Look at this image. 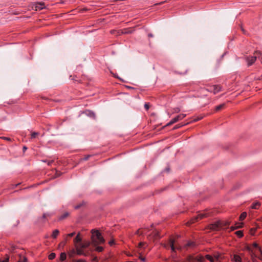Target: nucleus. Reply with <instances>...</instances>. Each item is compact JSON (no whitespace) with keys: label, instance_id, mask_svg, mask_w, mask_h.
<instances>
[{"label":"nucleus","instance_id":"1","mask_svg":"<svg viewBox=\"0 0 262 262\" xmlns=\"http://www.w3.org/2000/svg\"><path fill=\"white\" fill-rule=\"evenodd\" d=\"M91 233L92 244L93 246H97L104 243L105 240L99 231L92 230Z\"/></svg>","mask_w":262,"mask_h":262},{"label":"nucleus","instance_id":"2","mask_svg":"<svg viewBox=\"0 0 262 262\" xmlns=\"http://www.w3.org/2000/svg\"><path fill=\"white\" fill-rule=\"evenodd\" d=\"M230 225V222L226 221H218L209 225V229L213 231L220 229H226Z\"/></svg>","mask_w":262,"mask_h":262},{"label":"nucleus","instance_id":"3","mask_svg":"<svg viewBox=\"0 0 262 262\" xmlns=\"http://www.w3.org/2000/svg\"><path fill=\"white\" fill-rule=\"evenodd\" d=\"M91 245V242L89 241H86L83 243L81 242L78 244H76L75 246L76 248V253L78 255H84L86 256V254L83 251V249L89 247Z\"/></svg>","mask_w":262,"mask_h":262},{"label":"nucleus","instance_id":"4","mask_svg":"<svg viewBox=\"0 0 262 262\" xmlns=\"http://www.w3.org/2000/svg\"><path fill=\"white\" fill-rule=\"evenodd\" d=\"M209 216V213L208 212H202L197 214L196 216L192 218L190 222L187 223V224L190 225L192 223H194L198 222L199 220H202L204 217H206Z\"/></svg>","mask_w":262,"mask_h":262},{"label":"nucleus","instance_id":"5","mask_svg":"<svg viewBox=\"0 0 262 262\" xmlns=\"http://www.w3.org/2000/svg\"><path fill=\"white\" fill-rule=\"evenodd\" d=\"M148 238L150 240L152 239L154 241L156 240L157 239L160 238L161 236L159 235V231L157 230H155L152 231V233L148 235Z\"/></svg>","mask_w":262,"mask_h":262},{"label":"nucleus","instance_id":"6","mask_svg":"<svg viewBox=\"0 0 262 262\" xmlns=\"http://www.w3.org/2000/svg\"><path fill=\"white\" fill-rule=\"evenodd\" d=\"M254 56H252L247 58V61L248 62V66H251L253 64L257 58V55L254 54Z\"/></svg>","mask_w":262,"mask_h":262},{"label":"nucleus","instance_id":"7","mask_svg":"<svg viewBox=\"0 0 262 262\" xmlns=\"http://www.w3.org/2000/svg\"><path fill=\"white\" fill-rule=\"evenodd\" d=\"M174 242H174V239H173L172 238L169 239V246H170V247H171V250L173 252H175L176 249H177L178 250L181 249V247L180 246H178V245L175 246L174 245Z\"/></svg>","mask_w":262,"mask_h":262},{"label":"nucleus","instance_id":"8","mask_svg":"<svg viewBox=\"0 0 262 262\" xmlns=\"http://www.w3.org/2000/svg\"><path fill=\"white\" fill-rule=\"evenodd\" d=\"M205 258L202 256H198L195 257H190L189 262H193L198 261L199 262H204Z\"/></svg>","mask_w":262,"mask_h":262},{"label":"nucleus","instance_id":"9","mask_svg":"<svg viewBox=\"0 0 262 262\" xmlns=\"http://www.w3.org/2000/svg\"><path fill=\"white\" fill-rule=\"evenodd\" d=\"M231 260L232 262H242V258L237 254H233L231 256Z\"/></svg>","mask_w":262,"mask_h":262},{"label":"nucleus","instance_id":"10","mask_svg":"<svg viewBox=\"0 0 262 262\" xmlns=\"http://www.w3.org/2000/svg\"><path fill=\"white\" fill-rule=\"evenodd\" d=\"M186 115L185 114H181L172 119V123H176L179 120L183 119L186 117Z\"/></svg>","mask_w":262,"mask_h":262},{"label":"nucleus","instance_id":"11","mask_svg":"<svg viewBox=\"0 0 262 262\" xmlns=\"http://www.w3.org/2000/svg\"><path fill=\"white\" fill-rule=\"evenodd\" d=\"M206 257L207 259L210 260L211 262H214L215 260L216 261L219 260V258H220V255H215L214 256V257H213L210 256L209 255H207L206 256Z\"/></svg>","mask_w":262,"mask_h":262},{"label":"nucleus","instance_id":"12","mask_svg":"<svg viewBox=\"0 0 262 262\" xmlns=\"http://www.w3.org/2000/svg\"><path fill=\"white\" fill-rule=\"evenodd\" d=\"M80 233H78L74 239L75 246H76V244H78L81 242V238L80 236Z\"/></svg>","mask_w":262,"mask_h":262},{"label":"nucleus","instance_id":"13","mask_svg":"<svg viewBox=\"0 0 262 262\" xmlns=\"http://www.w3.org/2000/svg\"><path fill=\"white\" fill-rule=\"evenodd\" d=\"M243 224L242 223H237L235 226H231L230 228L231 231H234L238 228H240L243 227Z\"/></svg>","mask_w":262,"mask_h":262},{"label":"nucleus","instance_id":"14","mask_svg":"<svg viewBox=\"0 0 262 262\" xmlns=\"http://www.w3.org/2000/svg\"><path fill=\"white\" fill-rule=\"evenodd\" d=\"M213 90H210V91H212L214 93V94L219 93L221 91V87L219 85H214L212 88Z\"/></svg>","mask_w":262,"mask_h":262},{"label":"nucleus","instance_id":"15","mask_svg":"<svg viewBox=\"0 0 262 262\" xmlns=\"http://www.w3.org/2000/svg\"><path fill=\"white\" fill-rule=\"evenodd\" d=\"M44 3H38L36 5L35 8L36 11L40 10L43 8Z\"/></svg>","mask_w":262,"mask_h":262},{"label":"nucleus","instance_id":"16","mask_svg":"<svg viewBox=\"0 0 262 262\" xmlns=\"http://www.w3.org/2000/svg\"><path fill=\"white\" fill-rule=\"evenodd\" d=\"M254 54L257 55V58L260 60L262 64V52L256 51L255 52Z\"/></svg>","mask_w":262,"mask_h":262},{"label":"nucleus","instance_id":"17","mask_svg":"<svg viewBox=\"0 0 262 262\" xmlns=\"http://www.w3.org/2000/svg\"><path fill=\"white\" fill-rule=\"evenodd\" d=\"M260 205V203L258 202H256L251 206V208L253 209H257Z\"/></svg>","mask_w":262,"mask_h":262},{"label":"nucleus","instance_id":"18","mask_svg":"<svg viewBox=\"0 0 262 262\" xmlns=\"http://www.w3.org/2000/svg\"><path fill=\"white\" fill-rule=\"evenodd\" d=\"M18 255L19 257V260L17 262H28L27 257L22 256L20 254H18Z\"/></svg>","mask_w":262,"mask_h":262},{"label":"nucleus","instance_id":"19","mask_svg":"<svg viewBox=\"0 0 262 262\" xmlns=\"http://www.w3.org/2000/svg\"><path fill=\"white\" fill-rule=\"evenodd\" d=\"M225 103H222L220 105H218V106H216L215 108V110L216 111H220L221 109L225 107Z\"/></svg>","mask_w":262,"mask_h":262},{"label":"nucleus","instance_id":"20","mask_svg":"<svg viewBox=\"0 0 262 262\" xmlns=\"http://www.w3.org/2000/svg\"><path fill=\"white\" fill-rule=\"evenodd\" d=\"M247 215V214L245 212H244L241 214L239 217V221H243L246 218Z\"/></svg>","mask_w":262,"mask_h":262},{"label":"nucleus","instance_id":"21","mask_svg":"<svg viewBox=\"0 0 262 262\" xmlns=\"http://www.w3.org/2000/svg\"><path fill=\"white\" fill-rule=\"evenodd\" d=\"M66 259V254L64 252H62L60 254V258H59V259H60V260L61 261H63L64 260H65Z\"/></svg>","mask_w":262,"mask_h":262},{"label":"nucleus","instance_id":"22","mask_svg":"<svg viewBox=\"0 0 262 262\" xmlns=\"http://www.w3.org/2000/svg\"><path fill=\"white\" fill-rule=\"evenodd\" d=\"M59 233V231L58 230H55L53 231L52 236L54 238H56Z\"/></svg>","mask_w":262,"mask_h":262},{"label":"nucleus","instance_id":"23","mask_svg":"<svg viewBox=\"0 0 262 262\" xmlns=\"http://www.w3.org/2000/svg\"><path fill=\"white\" fill-rule=\"evenodd\" d=\"M94 247H96V250L98 252H101L103 250V247H99V246H94Z\"/></svg>","mask_w":262,"mask_h":262},{"label":"nucleus","instance_id":"24","mask_svg":"<svg viewBox=\"0 0 262 262\" xmlns=\"http://www.w3.org/2000/svg\"><path fill=\"white\" fill-rule=\"evenodd\" d=\"M236 234L237 235V236L239 237H241L243 236V232L241 230H238V231H237L236 232H235Z\"/></svg>","mask_w":262,"mask_h":262},{"label":"nucleus","instance_id":"25","mask_svg":"<svg viewBox=\"0 0 262 262\" xmlns=\"http://www.w3.org/2000/svg\"><path fill=\"white\" fill-rule=\"evenodd\" d=\"M203 118V116L201 115V116H200L199 117H196L195 119H193V120L191 122H195L200 120L202 119Z\"/></svg>","mask_w":262,"mask_h":262},{"label":"nucleus","instance_id":"26","mask_svg":"<svg viewBox=\"0 0 262 262\" xmlns=\"http://www.w3.org/2000/svg\"><path fill=\"white\" fill-rule=\"evenodd\" d=\"M69 215V213L68 212H66L62 215H61V216L59 217V220H63L66 217H67Z\"/></svg>","mask_w":262,"mask_h":262},{"label":"nucleus","instance_id":"27","mask_svg":"<svg viewBox=\"0 0 262 262\" xmlns=\"http://www.w3.org/2000/svg\"><path fill=\"white\" fill-rule=\"evenodd\" d=\"M55 257H56V254L55 253H51L49 255V256H48V258H49V259L51 260L54 259Z\"/></svg>","mask_w":262,"mask_h":262},{"label":"nucleus","instance_id":"28","mask_svg":"<svg viewBox=\"0 0 262 262\" xmlns=\"http://www.w3.org/2000/svg\"><path fill=\"white\" fill-rule=\"evenodd\" d=\"M16 250V247L15 246H11L10 248V251L12 253H15V250Z\"/></svg>","mask_w":262,"mask_h":262},{"label":"nucleus","instance_id":"29","mask_svg":"<svg viewBox=\"0 0 262 262\" xmlns=\"http://www.w3.org/2000/svg\"><path fill=\"white\" fill-rule=\"evenodd\" d=\"M189 124V123H187L186 124ZM186 124H178V125H176L174 127H173V129H178L180 127L185 125Z\"/></svg>","mask_w":262,"mask_h":262},{"label":"nucleus","instance_id":"30","mask_svg":"<svg viewBox=\"0 0 262 262\" xmlns=\"http://www.w3.org/2000/svg\"><path fill=\"white\" fill-rule=\"evenodd\" d=\"M194 246V243L192 242H189L186 245V247H192V246Z\"/></svg>","mask_w":262,"mask_h":262},{"label":"nucleus","instance_id":"31","mask_svg":"<svg viewBox=\"0 0 262 262\" xmlns=\"http://www.w3.org/2000/svg\"><path fill=\"white\" fill-rule=\"evenodd\" d=\"M251 257L252 261H253V262H257L256 259V258H255V257L256 256L255 255V254H252Z\"/></svg>","mask_w":262,"mask_h":262},{"label":"nucleus","instance_id":"32","mask_svg":"<svg viewBox=\"0 0 262 262\" xmlns=\"http://www.w3.org/2000/svg\"><path fill=\"white\" fill-rule=\"evenodd\" d=\"M256 231V229L253 228H251L250 230V234L251 235H254V233H255V232Z\"/></svg>","mask_w":262,"mask_h":262},{"label":"nucleus","instance_id":"33","mask_svg":"<svg viewBox=\"0 0 262 262\" xmlns=\"http://www.w3.org/2000/svg\"><path fill=\"white\" fill-rule=\"evenodd\" d=\"M9 256L8 255H6V258L4 260H1L0 262H9Z\"/></svg>","mask_w":262,"mask_h":262},{"label":"nucleus","instance_id":"34","mask_svg":"<svg viewBox=\"0 0 262 262\" xmlns=\"http://www.w3.org/2000/svg\"><path fill=\"white\" fill-rule=\"evenodd\" d=\"M73 262H86V261L84 259H74Z\"/></svg>","mask_w":262,"mask_h":262},{"label":"nucleus","instance_id":"35","mask_svg":"<svg viewBox=\"0 0 262 262\" xmlns=\"http://www.w3.org/2000/svg\"><path fill=\"white\" fill-rule=\"evenodd\" d=\"M253 247L254 248L258 249V250H259V249H260V247H258V245L256 243H253Z\"/></svg>","mask_w":262,"mask_h":262},{"label":"nucleus","instance_id":"36","mask_svg":"<svg viewBox=\"0 0 262 262\" xmlns=\"http://www.w3.org/2000/svg\"><path fill=\"white\" fill-rule=\"evenodd\" d=\"M259 252H260V255L258 256L257 257L258 259L262 260V252L260 249H259Z\"/></svg>","mask_w":262,"mask_h":262},{"label":"nucleus","instance_id":"37","mask_svg":"<svg viewBox=\"0 0 262 262\" xmlns=\"http://www.w3.org/2000/svg\"><path fill=\"white\" fill-rule=\"evenodd\" d=\"M180 111V109L179 107H175L174 108V113H179Z\"/></svg>","mask_w":262,"mask_h":262},{"label":"nucleus","instance_id":"38","mask_svg":"<svg viewBox=\"0 0 262 262\" xmlns=\"http://www.w3.org/2000/svg\"><path fill=\"white\" fill-rule=\"evenodd\" d=\"M144 108L146 110H148L149 108V103H145V104H144Z\"/></svg>","mask_w":262,"mask_h":262},{"label":"nucleus","instance_id":"39","mask_svg":"<svg viewBox=\"0 0 262 262\" xmlns=\"http://www.w3.org/2000/svg\"><path fill=\"white\" fill-rule=\"evenodd\" d=\"M38 135V133L37 132H33L32 134V138H34L36 137V136Z\"/></svg>","mask_w":262,"mask_h":262},{"label":"nucleus","instance_id":"40","mask_svg":"<svg viewBox=\"0 0 262 262\" xmlns=\"http://www.w3.org/2000/svg\"><path fill=\"white\" fill-rule=\"evenodd\" d=\"M137 234H139V235H142V234H144V233L143 232L140 231V229H139L137 231Z\"/></svg>","mask_w":262,"mask_h":262},{"label":"nucleus","instance_id":"41","mask_svg":"<svg viewBox=\"0 0 262 262\" xmlns=\"http://www.w3.org/2000/svg\"><path fill=\"white\" fill-rule=\"evenodd\" d=\"M162 246L166 248H168L169 247H170L169 243V244H163Z\"/></svg>","mask_w":262,"mask_h":262},{"label":"nucleus","instance_id":"42","mask_svg":"<svg viewBox=\"0 0 262 262\" xmlns=\"http://www.w3.org/2000/svg\"><path fill=\"white\" fill-rule=\"evenodd\" d=\"M75 234V233L74 232H73L72 233H70V234H68L67 236H68V237H72V236H74Z\"/></svg>","mask_w":262,"mask_h":262},{"label":"nucleus","instance_id":"43","mask_svg":"<svg viewBox=\"0 0 262 262\" xmlns=\"http://www.w3.org/2000/svg\"><path fill=\"white\" fill-rule=\"evenodd\" d=\"M2 138L6 141H11V139L8 137H2Z\"/></svg>","mask_w":262,"mask_h":262},{"label":"nucleus","instance_id":"44","mask_svg":"<svg viewBox=\"0 0 262 262\" xmlns=\"http://www.w3.org/2000/svg\"><path fill=\"white\" fill-rule=\"evenodd\" d=\"M145 244V243L144 242H140L139 244V248H141Z\"/></svg>","mask_w":262,"mask_h":262},{"label":"nucleus","instance_id":"45","mask_svg":"<svg viewBox=\"0 0 262 262\" xmlns=\"http://www.w3.org/2000/svg\"><path fill=\"white\" fill-rule=\"evenodd\" d=\"M109 244L110 246H112L114 244V240H112L111 241L109 242Z\"/></svg>","mask_w":262,"mask_h":262},{"label":"nucleus","instance_id":"46","mask_svg":"<svg viewBox=\"0 0 262 262\" xmlns=\"http://www.w3.org/2000/svg\"><path fill=\"white\" fill-rule=\"evenodd\" d=\"M139 258L141 260H142V261H145V258L143 257H141L140 256L139 257Z\"/></svg>","mask_w":262,"mask_h":262},{"label":"nucleus","instance_id":"47","mask_svg":"<svg viewBox=\"0 0 262 262\" xmlns=\"http://www.w3.org/2000/svg\"><path fill=\"white\" fill-rule=\"evenodd\" d=\"M174 123H172V120H171L170 122H169L167 124V126H169L170 125H172V124H173Z\"/></svg>","mask_w":262,"mask_h":262},{"label":"nucleus","instance_id":"48","mask_svg":"<svg viewBox=\"0 0 262 262\" xmlns=\"http://www.w3.org/2000/svg\"><path fill=\"white\" fill-rule=\"evenodd\" d=\"M53 162V161H48L47 162V164L48 165H51L52 163Z\"/></svg>","mask_w":262,"mask_h":262},{"label":"nucleus","instance_id":"49","mask_svg":"<svg viewBox=\"0 0 262 262\" xmlns=\"http://www.w3.org/2000/svg\"><path fill=\"white\" fill-rule=\"evenodd\" d=\"M61 174V173L60 172H57L56 173V177H59Z\"/></svg>","mask_w":262,"mask_h":262},{"label":"nucleus","instance_id":"50","mask_svg":"<svg viewBox=\"0 0 262 262\" xmlns=\"http://www.w3.org/2000/svg\"><path fill=\"white\" fill-rule=\"evenodd\" d=\"M93 261H97V257H94L93 259Z\"/></svg>","mask_w":262,"mask_h":262},{"label":"nucleus","instance_id":"51","mask_svg":"<svg viewBox=\"0 0 262 262\" xmlns=\"http://www.w3.org/2000/svg\"><path fill=\"white\" fill-rule=\"evenodd\" d=\"M91 156H86L85 158H84V160H87L89 158V157H90Z\"/></svg>","mask_w":262,"mask_h":262},{"label":"nucleus","instance_id":"52","mask_svg":"<svg viewBox=\"0 0 262 262\" xmlns=\"http://www.w3.org/2000/svg\"><path fill=\"white\" fill-rule=\"evenodd\" d=\"M81 205H78L75 207L76 209H78L80 207Z\"/></svg>","mask_w":262,"mask_h":262},{"label":"nucleus","instance_id":"53","mask_svg":"<svg viewBox=\"0 0 262 262\" xmlns=\"http://www.w3.org/2000/svg\"><path fill=\"white\" fill-rule=\"evenodd\" d=\"M27 147H26V146H24V147H23V151H25V150H27Z\"/></svg>","mask_w":262,"mask_h":262},{"label":"nucleus","instance_id":"54","mask_svg":"<svg viewBox=\"0 0 262 262\" xmlns=\"http://www.w3.org/2000/svg\"><path fill=\"white\" fill-rule=\"evenodd\" d=\"M48 215V214H46V213L43 214V218H46V216H47Z\"/></svg>","mask_w":262,"mask_h":262},{"label":"nucleus","instance_id":"55","mask_svg":"<svg viewBox=\"0 0 262 262\" xmlns=\"http://www.w3.org/2000/svg\"><path fill=\"white\" fill-rule=\"evenodd\" d=\"M247 250H248V251H251V248H250V247H247Z\"/></svg>","mask_w":262,"mask_h":262},{"label":"nucleus","instance_id":"56","mask_svg":"<svg viewBox=\"0 0 262 262\" xmlns=\"http://www.w3.org/2000/svg\"><path fill=\"white\" fill-rule=\"evenodd\" d=\"M132 33V31L130 30V31H128V32H126L125 33Z\"/></svg>","mask_w":262,"mask_h":262},{"label":"nucleus","instance_id":"57","mask_svg":"<svg viewBox=\"0 0 262 262\" xmlns=\"http://www.w3.org/2000/svg\"><path fill=\"white\" fill-rule=\"evenodd\" d=\"M69 256H70V257H72V256H73V254H71V253H70V254H69Z\"/></svg>","mask_w":262,"mask_h":262},{"label":"nucleus","instance_id":"58","mask_svg":"<svg viewBox=\"0 0 262 262\" xmlns=\"http://www.w3.org/2000/svg\"><path fill=\"white\" fill-rule=\"evenodd\" d=\"M163 3H164V2H162L160 3H159L158 4H159V5H161V4H163Z\"/></svg>","mask_w":262,"mask_h":262},{"label":"nucleus","instance_id":"59","mask_svg":"<svg viewBox=\"0 0 262 262\" xmlns=\"http://www.w3.org/2000/svg\"><path fill=\"white\" fill-rule=\"evenodd\" d=\"M149 37H152V35L151 34H149Z\"/></svg>","mask_w":262,"mask_h":262},{"label":"nucleus","instance_id":"60","mask_svg":"<svg viewBox=\"0 0 262 262\" xmlns=\"http://www.w3.org/2000/svg\"><path fill=\"white\" fill-rule=\"evenodd\" d=\"M61 244H62L63 245H64V242H62Z\"/></svg>","mask_w":262,"mask_h":262},{"label":"nucleus","instance_id":"61","mask_svg":"<svg viewBox=\"0 0 262 262\" xmlns=\"http://www.w3.org/2000/svg\"><path fill=\"white\" fill-rule=\"evenodd\" d=\"M127 262H132V261H127Z\"/></svg>","mask_w":262,"mask_h":262}]
</instances>
